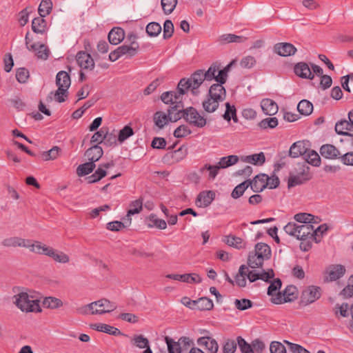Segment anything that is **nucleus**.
I'll use <instances>...</instances> for the list:
<instances>
[{
    "label": "nucleus",
    "mask_w": 353,
    "mask_h": 353,
    "mask_svg": "<svg viewBox=\"0 0 353 353\" xmlns=\"http://www.w3.org/2000/svg\"><path fill=\"white\" fill-rule=\"evenodd\" d=\"M177 103L178 105H174V108L176 110V114L172 117L174 121L184 119L190 125L197 128H203L206 125V119L201 116L196 108L193 107L184 108L183 101H179Z\"/></svg>",
    "instance_id": "f257e3e1"
},
{
    "label": "nucleus",
    "mask_w": 353,
    "mask_h": 353,
    "mask_svg": "<svg viewBox=\"0 0 353 353\" xmlns=\"http://www.w3.org/2000/svg\"><path fill=\"white\" fill-rule=\"evenodd\" d=\"M272 254L270 247L265 243H258L254 250L249 253L248 265L252 269L262 268L264 261L270 259Z\"/></svg>",
    "instance_id": "f03ea898"
},
{
    "label": "nucleus",
    "mask_w": 353,
    "mask_h": 353,
    "mask_svg": "<svg viewBox=\"0 0 353 353\" xmlns=\"http://www.w3.org/2000/svg\"><path fill=\"white\" fill-rule=\"evenodd\" d=\"M204 80L205 79L203 75V70H197L192 74L190 78L181 79L178 83L177 89L180 90V94L187 93L190 88L194 93V90L200 87Z\"/></svg>",
    "instance_id": "7ed1b4c3"
},
{
    "label": "nucleus",
    "mask_w": 353,
    "mask_h": 353,
    "mask_svg": "<svg viewBox=\"0 0 353 353\" xmlns=\"http://www.w3.org/2000/svg\"><path fill=\"white\" fill-rule=\"evenodd\" d=\"M15 301L14 303L22 312H40L41 309L38 300L30 299L26 292H21L14 296Z\"/></svg>",
    "instance_id": "20e7f679"
},
{
    "label": "nucleus",
    "mask_w": 353,
    "mask_h": 353,
    "mask_svg": "<svg viewBox=\"0 0 353 353\" xmlns=\"http://www.w3.org/2000/svg\"><path fill=\"white\" fill-rule=\"evenodd\" d=\"M56 84L58 86L57 90L54 92L56 101L63 103L68 97V90L71 84L69 74L63 70L59 71L56 76Z\"/></svg>",
    "instance_id": "39448f33"
},
{
    "label": "nucleus",
    "mask_w": 353,
    "mask_h": 353,
    "mask_svg": "<svg viewBox=\"0 0 353 353\" xmlns=\"http://www.w3.org/2000/svg\"><path fill=\"white\" fill-rule=\"evenodd\" d=\"M36 243L37 248L34 250V253L48 256L59 263H66L69 262L70 258L64 252L55 250L52 247L46 246L40 241H36Z\"/></svg>",
    "instance_id": "423d86ee"
},
{
    "label": "nucleus",
    "mask_w": 353,
    "mask_h": 353,
    "mask_svg": "<svg viewBox=\"0 0 353 353\" xmlns=\"http://www.w3.org/2000/svg\"><path fill=\"white\" fill-rule=\"evenodd\" d=\"M245 276L251 283H253L259 279V272L255 270H249L245 265H241L238 274L234 277L235 283L239 287L244 288L246 286Z\"/></svg>",
    "instance_id": "0eeeda50"
},
{
    "label": "nucleus",
    "mask_w": 353,
    "mask_h": 353,
    "mask_svg": "<svg viewBox=\"0 0 353 353\" xmlns=\"http://www.w3.org/2000/svg\"><path fill=\"white\" fill-rule=\"evenodd\" d=\"M37 241H32L30 239H25L19 236H12L4 239L1 244L4 247L7 248H17V247H23L29 248L30 251L34 252V250L37 248Z\"/></svg>",
    "instance_id": "6e6552de"
},
{
    "label": "nucleus",
    "mask_w": 353,
    "mask_h": 353,
    "mask_svg": "<svg viewBox=\"0 0 353 353\" xmlns=\"http://www.w3.org/2000/svg\"><path fill=\"white\" fill-rule=\"evenodd\" d=\"M321 296V289L320 287L310 285L303 291L301 300L305 305H309L320 299Z\"/></svg>",
    "instance_id": "1a4fd4ad"
},
{
    "label": "nucleus",
    "mask_w": 353,
    "mask_h": 353,
    "mask_svg": "<svg viewBox=\"0 0 353 353\" xmlns=\"http://www.w3.org/2000/svg\"><path fill=\"white\" fill-rule=\"evenodd\" d=\"M345 272L346 269L343 265H331L326 269L325 280L327 282L335 281L343 277Z\"/></svg>",
    "instance_id": "9d476101"
},
{
    "label": "nucleus",
    "mask_w": 353,
    "mask_h": 353,
    "mask_svg": "<svg viewBox=\"0 0 353 353\" xmlns=\"http://www.w3.org/2000/svg\"><path fill=\"white\" fill-rule=\"evenodd\" d=\"M176 112V110L174 108V105L170 106L169 109H168V114L159 111L154 114V120L155 124L160 128H162L166 123L169 121L176 122V121H174L172 117Z\"/></svg>",
    "instance_id": "9b49d317"
},
{
    "label": "nucleus",
    "mask_w": 353,
    "mask_h": 353,
    "mask_svg": "<svg viewBox=\"0 0 353 353\" xmlns=\"http://www.w3.org/2000/svg\"><path fill=\"white\" fill-rule=\"evenodd\" d=\"M76 61L78 65L82 70H93L95 66L94 59L91 55L85 52L79 51L76 55Z\"/></svg>",
    "instance_id": "f8f14e48"
},
{
    "label": "nucleus",
    "mask_w": 353,
    "mask_h": 353,
    "mask_svg": "<svg viewBox=\"0 0 353 353\" xmlns=\"http://www.w3.org/2000/svg\"><path fill=\"white\" fill-rule=\"evenodd\" d=\"M94 306H98L99 308L92 311L91 314H103L109 313L117 308V305L114 303L111 302L106 299H101L97 301H94Z\"/></svg>",
    "instance_id": "ddd939ff"
},
{
    "label": "nucleus",
    "mask_w": 353,
    "mask_h": 353,
    "mask_svg": "<svg viewBox=\"0 0 353 353\" xmlns=\"http://www.w3.org/2000/svg\"><path fill=\"white\" fill-rule=\"evenodd\" d=\"M302 171L297 175L290 176L288 179V188L296 186L303 184L304 182L310 179L308 176L309 167L305 165H302Z\"/></svg>",
    "instance_id": "4468645a"
},
{
    "label": "nucleus",
    "mask_w": 353,
    "mask_h": 353,
    "mask_svg": "<svg viewBox=\"0 0 353 353\" xmlns=\"http://www.w3.org/2000/svg\"><path fill=\"white\" fill-rule=\"evenodd\" d=\"M307 143L304 141L294 143L288 152V155L292 158L305 156L308 151Z\"/></svg>",
    "instance_id": "2eb2a0df"
},
{
    "label": "nucleus",
    "mask_w": 353,
    "mask_h": 353,
    "mask_svg": "<svg viewBox=\"0 0 353 353\" xmlns=\"http://www.w3.org/2000/svg\"><path fill=\"white\" fill-rule=\"evenodd\" d=\"M294 72L298 77L302 79H308L312 80L314 74L312 72L308 64L305 62H299L294 67Z\"/></svg>",
    "instance_id": "dca6fc26"
},
{
    "label": "nucleus",
    "mask_w": 353,
    "mask_h": 353,
    "mask_svg": "<svg viewBox=\"0 0 353 353\" xmlns=\"http://www.w3.org/2000/svg\"><path fill=\"white\" fill-rule=\"evenodd\" d=\"M274 52L281 57L294 55L297 51L294 45L290 43H278L274 47Z\"/></svg>",
    "instance_id": "f3484780"
},
{
    "label": "nucleus",
    "mask_w": 353,
    "mask_h": 353,
    "mask_svg": "<svg viewBox=\"0 0 353 353\" xmlns=\"http://www.w3.org/2000/svg\"><path fill=\"white\" fill-rule=\"evenodd\" d=\"M224 83H216L212 84L208 94V96L211 97V99L218 101H224L226 97V91L223 86Z\"/></svg>",
    "instance_id": "a211bd4d"
},
{
    "label": "nucleus",
    "mask_w": 353,
    "mask_h": 353,
    "mask_svg": "<svg viewBox=\"0 0 353 353\" xmlns=\"http://www.w3.org/2000/svg\"><path fill=\"white\" fill-rule=\"evenodd\" d=\"M197 344L204 347L208 353H216L219 350L217 341L210 336H202L197 339Z\"/></svg>",
    "instance_id": "6ab92c4d"
},
{
    "label": "nucleus",
    "mask_w": 353,
    "mask_h": 353,
    "mask_svg": "<svg viewBox=\"0 0 353 353\" xmlns=\"http://www.w3.org/2000/svg\"><path fill=\"white\" fill-rule=\"evenodd\" d=\"M183 94H180V90L177 89V92L168 91L163 92L161 95V99L165 104L178 105V102L182 101Z\"/></svg>",
    "instance_id": "aec40b11"
},
{
    "label": "nucleus",
    "mask_w": 353,
    "mask_h": 353,
    "mask_svg": "<svg viewBox=\"0 0 353 353\" xmlns=\"http://www.w3.org/2000/svg\"><path fill=\"white\" fill-rule=\"evenodd\" d=\"M267 178L268 175L265 174L256 175L252 181H250L249 186L251 187L253 192H261L268 186V182L265 181Z\"/></svg>",
    "instance_id": "412c9836"
},
{
    "label": "nucleus",
    "mask_w": 353,
    "mask_h": 353,
    "mask_svg": "<svg viewBox=\"0 0 353 353\" xmlns=\"http://www.w3.org/2000/svg\"><path fill=\"white\" fill-rule=\"evenodd\" d=\"M320 154L323 157L328 159H336L341 155L339 150L331 144L323 145L320 148Z\"/></svg>",
    "instance_id": "4be33fe9"
},
{
    "label": "nucleus",
    "mask_w": 353,
    "mask_h": 353,
    "mask_svg": "<svg viewBox=\"0 0 353 353\" xmlns=\"http://www.w3.org/2000/svg\"><path fill=\"white\" fill-rule=\"evenodd\" d=\"M103 154V149L98 145L90 147L85 152V156L87 157V159L94 163L98 161L102 157Z\"/></svg>",
    "instance_id": "5701e85b"
},
{
    "label": "nucleus",
    "mask_w": 353,
    "mask_h": 353,
    "mask_svg": "<svg viewBox=\"0 0 353 353\" xmlns=\"http://www.w3.org/2000/svg\"><path fill=\"white\" fill-rule=\"evenodd\" d=\"M125 38V31L120 27L113 28L108 34V41L112 45L120 43Z\"/></svg>",
    "instance_id": "b1692460"
},
{
    "label": "nucleus",
    "mask_w": 353,
    "mask_h": 353,
    "mask_svg": "<svg viewBox=\"0 0 353 353\" xmlns=\"http://www.w3.org/2000/svg\"><path fill=\"white\" fill-rule=\"evenodd\" d=\"M215 198V193L212 190L203 191L199 194L196 198V203H200L199 207H208L211 204Z\"/></svg>",
    "instance_id": "393cba45"
},
{
    "label": "nucleus",
    "mask_w": 353,
    "mask_h": 353,
    "mask_svg": "<svg viewBox=\"0 0 353 353\" xmlns=\"http://www.w3.org/2000/svg\"><path fill=\"white\" fill-rule=\"evenodd\" d=\"M90 327L94 330L113 336H119L122 334L121 332L118 328L105 323L92 324Z\"/></svg>",
    "instance_id": "a878e982"
},
{
    "label": "nucleus",
    "mask_w": 353,
    "mask_h": 353,
    "mask_svg": "<svg viewBox=\"0 0 353 353\" xmlns=\"http://www.w3.org/2000/svg\"><path fill=\"white\" fill-rule=\"evenodd\" d=\"M263 112L267 115H274L278 112V105L275 101L270 99H264L261 102Z\"/></svg>",
    "instance_id": "bb28decb"
},
{
    "label": "nucleus",
    "mask_w": 353,
    "mask_h": 353,
    "mask_svg": "<svg viewBox=\"0 0 353 353\" xmlns=\"http://www.w3.org/2000/svg\"><path fill=\"white\" fill-rule=\"evenodd\" d=\"M32 30L37 34H44L48 30L47 21L44 17H35L32 21Z\"/></svg>",
    "instance_id": "cd10ccee"
},
{
    "label": "nucleus",
    "mask_w": 353,
    "mask_h": 353,
    "mask_svg": "<svg viewBox=\"0 0 353 353\" xmlns=\"http://www.w3.org/2000/svg\"><path fill=\"white\" fill-rule=\"evenodd\" d=\"M243 162L249 163L254 165H262L265 161V157L263 152L258 154L248 155L241 158Z\"/></svg>",
    "instance_id": "c85d7f7f"
},
{
    "label": "nucleus",
    "mask_w": 353,
    "mask_h": 353,
    "mask_svg": "<svg viewBox=\"0 0 353 353\" xmlns=\"http://www.w3.org/2000/svg\"><path fill=\"white\" fill-rule=\"evenodd\" d=\"M194 305L195 308L200 311L211 310L214 307V303L212 301L206 296L201 297L197 300L194 301Z\"/></svg>",
    "instance_id": "c756f323"
},
{
    "label": "nucleus",
    "mask_w": 353,
    "mask_h": 353,
    "mask_svg": "<svg viewBox=\"0 0 353 353\" xmlns=\"http://www.w3.org/2000/svg\"><path fill=\"white\" fill-rule=\"evenodd\" d=\"M314 226L312 224L299 225L296 239H313Z\"/></svg>",
    "instance_id": "7c9ffc66"
},
{
    "label": "nucleus",
    "mask_w": 353,
    "mask_h": 353,
    "mask_svg": "<svg viewBox=\"0 0 353 353\" xmlns=\"http://www.w3.org/2000/svg\"><path fill=\"white\" fill-rule=\"evenodd\" d=\"M224 242L229 246L234 247L238 250L245 248V243L244 241L238 236L230 234L225 236Z\"/></svg>",
    "instance_id": "2f4dec72"
},
{
    "label": "nucleus",
    "mask_w": 353,
    "mask_h": 353,
    "mask_svg": "<svg viewBox=\"0 0 353 353\" xmlns=\"http://www.w3.org/2000/svg\"><path fill=\"white\" fill-rule=\"evenodd\" d=\"M139 46L138 43L132 41L131 46L123 45L119 47L121 56L127 55L129 58L135 56Z\"/></svg>",
    "instance_id": "473e14b6"
},
{
    "label": "nucleus",
    "mask_w": 353,
    "mask_h": 353,
    "mask_svg": "<svg viewBox=\"0 0 353 353\" xmlns=\"http://www.w3.org/2000/svg\"><path fill=\"white\" fill-rule=\"evenodd\" d=\"M130 209L127 212V220L128 221V225L131 223V218L132 215L139 213L143 207V200L141 199L133 201L130 204Z\"/></svg>",
    "instance_id": "72a5a7b5"
},
{
    "label": "nucleus",
    "mask_w": 353,
    "mask_h": 353,
    "mask_svg": "<svg viewBox=\"0 0 353 353\" xmlns=\"http://www.w3.org/2000/svg\"><path fill=\"white\" fill-rule=\"evenodd\" d=\"M304 159H305V162H304L303 165H305V163H307L313 166L318 167L321 165V158L319 154L313 150L308 149L307 152L304 156Z\"/></svg>",
    "instance_id": "f704fd0d"
},
{
    "label": "nucleus",
    "mask_w": 353,
    "mask_h": 353,
    "mask_svg": "<svg viewBox=\"0 0 353 353\" xmlns=\"http://www.w3.org/2000/svg\"><path fill=\"white\" fill-rule=\"evenodd\" d=\"M221 101L211 99V97L207 95L205 100L203 102V108L207 112L212 113L217 110L219 102Z\"/></svg>",
    "instance_id": "c9c22d12"
},
{
    "label": "nucleus",
    "mask_w": 353,
    "mask_h": 353,
    "mask_svg": "<svg viewBox=\"0 0 353 353\" xmlns=\"http://www.w3.org/2000/svg\"><path fill=\"white\" fill-rule=\"evenodd\" d=\"M148 227H155L160 230H164L167 228V223L165 220L159 219L155 214H151L148 216Z\"/></svg>",
    "instance_id": "e433bc0d"
},
{
    "label": "nucleus",
    "mask_w": 353,
    "mask_h": 353,
    "mask_svg": "<svg viewBox=\"0 0 353 353\" xmlns=\"http://www.w3.org/2000/svg\"><path fill=\"white\" fill-rule=\"evenodd\" d=\"M96 168L95 163L92 162H86L80 164L77 168V174L79 176H83L90 174Z\"/></svg>",
    "instance_id": "4c0bfd02"
},
{
    "label": "nucleus",
    "mask_w": 353,
    "mask_h": 353,
    "mask_svg": "<svg viewBox=\"0 0 353 353\" xmlns=\"http://www.w3.org/2000/svg\"><path fill=\"white\" fill-rule=\"evenodd\" d=\"M297 110L300 114L308 116L313 111V105L310 101L303 99L299 103Z\"/></svg>",
    "instance_id": "58836bf2"
},
{
    "label": "nucleus",
    "mask_w": 353,
    "mask_h": 353,
    "mask_svg": "<svg viewBox=\"0 0 353 353\" xmlns=\"http://www.w3.org/2000/svg\"><path fill=\"white\" fill-rule=\"evenodd\" d=\"M52 6L51 0H41L38 8L39 15L42 17L48 15L52 10Z\"/></svg>",
    "instance_id": "ea45409f"
},
{
    "label": "nucleus",
    "mask_w": 353,
    "mask_h": 353,
    "mask_svg": "<svg viewBox=\"0 0 353 353\" xmlns=\"http://www.w3.org/2000/svg\"><path fill=\"white\" fill-rule=\"evenodd\" d=\"M250 184V180H246L236 185L231 193L233 199H238L241 196Z\"/></svg>",
    "instance_id": "a19ab883"
},
{
    "label": "nucleus",
    "mask_w": 353,
    "mask_h": 353,
    "mask_svg": "<svg viewBox=\"0 0 353 353\" xmlns=\"http://www.w3.org/2000/svg\"><path fill=\"white\" fill-rule=\"evenodd\" d=\"M333 311L337 319L347 317L349 316V305L346 303H343L341 305L336 304Z\"/></svg>",
    "instance_id": "79ce46f5"
},
{
    "label": "nucleus",
    "mask_w": 353,
    "mask_h": 353,
    "mask_svg": "<svg viewBox=\"0 0 353 353\" xmlns=\"http://www.w3.org/2000/svg\"><path fill=\"white\" fill-rule=\"evenodd\" d=\"M285 302H291L297 298V290L294 285H288L283 291Z\"/></svg>",
    "instance_id": "37998d69"
},
{
    "label": "nucleus",
    "mask_w": 353,
    "mask_h": 353,
    "mask_svg": "<svg viewBox=\"0 0 353 353\" xmlns=\"http://www.w3.org/2000/svg\"><path fill=\"white\" fill-rule=\"evenodd\" d=\"M225 107L226 110L223 115L224 119L228 121H230L231 119H232L234 122L236 123L238 121V118L234 105H230V103L227 102L225 103Z\"/></svg>",
    "instance_id": "c03bdc74"
},
{
    "label": "nucleus",
    "mask_w": 353,
    "mask_h": 353,
    "mask_svg": "<svg viewBox=\"0 0 353 353\" xmlns=\"http://www.w3.org/2000/svg\"><path fill=\"white\" fill-rule=\"evenodd\" d=\"M43 304L46 307L57 309L63 305V301L58 298L49 296L44 299Z\"/></svg>",
    "instance_id": "a18cd8bd"
},
{
    "label": "nucleus",
    "mask_w": 353,
    "mask_h": 353,
    "mask_svg": "<svg viewBox=\"0 0 353 353\" xmlns=\"http://www.w3.org/2000/svg\"><path fill=\"white\" fill-rule=\"evenodd\" d=\"M239 157L236 155H229L220 159L218 162L221 168H227L238 163Z\"/></svg>",
    "instance_id": "49530a36"
},
{
    "label": "nucleus",
    "mask_w": 353,
    "mask_h": 353,
    "mask_svg": "<svg viewBox=\"0 0 353 353\" xmlns=\"http://www.w3.org/2000/svg\"><path fill=\"white\" fill-rule=\"evenodd\" d=\"M219 63H214L210 65L207 71L204 72V70H203V75L205 77V79L207 81H212V79H214L216 81V72L219 70Z\"/></svg>",
    "instance_id": "de8ad7c7"
},
{
    "label": "nucleus",
    "mask_w": 353,
    "mask_h": 353,
    "mask_svg": "<svg viewBox=\"0 0 353 353\" xmlns=\"http://www.w3.org/2000/svg\"><path fill=\"white\" fill-rule=\"evenodd\" d=\"M107 175V172L105 169H103L100 165L95 170V172L90 176H89L87 179L89 183H93L98 182L101 179L105 177Z\"/></svg>",
    "instance_id": "09e8293b"
},
{
    "label": "nucleus",
    "mask_w": 353,
    "mask_h": 353,
    "mask_svg": "<svg viewBox=\"0 0 353 353\" xmlns=\"http://www.w3.org/2000/svg\"><path fill=\"white\" fill-rule=\"evenodd\" d=\"M132 343L140 349L147 348L149 346V341L143 335H134L132 339Z\"/></svg>",
    "instance_id": "8fccbe9b"
},
{
    "label": "nucleus",
    "mask_w": 353,
    "mask_h": 353,
    "mask_svg": "<svg viewBox=\"0 0 353 353\" xmlns=\"http://www.w3.org/2000/svg\"><path fill=\"white\" fill-rule=\"evenodd\" d=\"M177 0H161V3L163 12L165 14H171L177 5Z\"/></svg>",
    "instance_id": "3c124183"
},
{
    "label": "nucleus",
    "mask_w": 353,
    "mask_h": 353,
    "mask_svg": "<svg viewBox=\"0 0 353 353\" xmlns=\"http://www.w3.org/2000/svg\"><path fill=\"white\" fill-rule=\"evenodd\" d=\"M246 39L245 37L238 36L234 34H223L220 37V40L225 43H242Z\"/></svg>",
    "instance_id": "603ef678"
},
{
    "label": "nucleus",
    "mask_w": 353,
    "mask_h": 353,
    "mask_svg": "<svg viewBox=\"0 0 353 353\" xmlns=\"http://www.w3.org/2000/svg\"><path fill=\"white\" fill-rule=\"evenodd\" d=\"M238 346L241 353H254L252 347V343H248L242 336L236 338Z\"/></svg>",
    "instance_id": "864d4df0"
},
{
    "label": "nucleus",
    "mask_w": 353,
    "mask_h": 353,
    "mask_svg": "<svg viewBox=\"0 0 353 353\" xmlns=\"http://www.w3.org/2000/svg\"><path fill=\"white\" fill-rule=\"evenodd\" d=\"M161 30V26L157 22L149 23L146 26V32L150 37L158 36Z\"/></svg>",
    "instance_id": "5fc2aeb1"
},
{
    "label": "nucleus",
    "mask_w": 353,
    "mask_h": 353,
    "mask_svg": "<svg viewBox=\"0 0 353 353\" xmlns=\"http://www.w3.org/2000/svg\"><path fill=\"white\" fill-rule=\"evenodd\" d=\"M164 341L167 345L168 353H170V347H171L174 353H181L183 352L178 341H175L174 339L168 336H165Z\"/></svg>",
    "instance_id": "6e6d98bb"
},
{
    "label": "nucleus",
    "mask_w": 353,
    "mask_h": 353,
    "mask_svg": "<svg viewBox=\"0 0 353 353\" xmlns=\"http://www.w3.org/2000/svg\"><path fill=\"white\" fill-rule=\"evenodd\" d=\"M108 131L106 128H101L99 131L96 132L91 138V143H101L106 138Z\"/></svg>",
    "instance_id": "4d7b16f0"
},
{
    "label": "nucleus",
    "mask_w": 353,
    "mask_h": 353,
    "mask_svg": "<svg viewBox=\"0 0 353 353\" xmlns=\"http://www.w3.org/2000/svg\"><path fill=\"white\" fill-rule=\"evenodd\" d=\"M294 219L296 221L302 224H311L313 222L314 216L308 213H298L294 215Z\"/></svg>",
    "instance_id": "13d9d810"
},
{
    "label": "nucleus",
    "mask_w": 353,
    "mask_h": 353,
    "mask_svg": "<svg viewBox=\"0 0 353 353\" xmlns=\"http://www.w3.org/2000/svg\"><path fill=\"white\" fill-rule=\"evenodd\" d=\"M237 345V340L235 341L230 339H227L223 345V353H234Z\"/></svg>",
    "instance_id": "bf43d9fd"
},
{
    "label": "nucleus",
    "mask_w": 353,
    "mask_h": 353,
    "mask_svg": "<svg viewBox=\"0 0 353 353\" xmlns=\"http://www.w3.org/2000/svg\"><path fill=\"white\" fill-rule=\"evenodd\" d=\"M221 168L219 163L217 165H210V164H205L203 168H201V171L203 172L204 170H208L209 172V178L212 179H214L217 174H219V170Z\"/></svg>",
    "instance_id": "052dcab7"
},
{
    "label": "nucleus",
    "mask_w": 353,
    "mask_h": 353,
    "mask_svg": "<svg viewBox=\"0 0 353 353\" xmlns=\"http://www.w3.org/2000/svg\"><path fill=\"white\" fill-rule=\"evenodd\" d=\"M328 228L326 224H322L319 225L316 229L314 228L313 239L316 243H319L323 234L327 232Z\"/></svg>",
    "instance_id": "680f3d73"
},
{
    "label": "nucleus",
    "mask_w": 353,
    "mask_h": 353,
    "mask_svg": "<svg viewBox=\"0 0 353 353\" xmlns=\"http://www.w3.org/2000/svg\"><path fill=\"white\" fill-rule=\"evenodd\" d=\"M277 125L278 119L276 117H268L259 123V126L262 129L274 128Z\"/></svg>",
    "instance_id": "e2e57ef3"
},
{
    "label": "nucleus",
    "mask_w": 353,
    "mask_h": 353,
    "mask_svg": "<svg viewBox=\"0 0 353 353\" xmlns=\"http://www.w3.org/2000/svg\"><path fill=\"white\" fill-rule=\"evenodd\" d=\"M133 134V129L129 125H125L123 129L120 130L117 140L120 143H123L124 141H125L127 139H128Z\"/></svg>",
    "instance_id": "0e129e2a"
},
{
    "label": "nucleus",
    "mask_w": 353,
    "mask_h": 353,
    "mask_svg": "<svg viewBox=\"0 0 353 353\" xmlns=\"http://www.w3.org/2000/svg\"><path fill=\"white\" fill-rule=\"evenodd\" d=\"M340 295H341L344 299H348L353 296V274L349 278L347 285L341 290Z\"/></svg>",
    "instance_id": "69168bd1"
},
{
    "label": "nucleus",
    "mask_w": 353,
    "mask_h": 353,
    "mask_svg": "<svg viewBox=\"0 0 353 353\" xmlns=\"http://www.w3.org/2000/svg\"><path fill=\"white\" fill-rule=\"evenodd\" d=\"M59 152L60 148L58 146H54L50 150L42 154L43 159L45 161L54 160L57 158Z\"/></svg>",
    "instance_id": "338daca9"
},
{
    "label": "nucleus",
    "mask_w": 353,
    "mask_h": 353,
    "mask_svg": "<svg viewBox=\"0 0 353 353\" xmlns=\"http://www.w3.org/2000/svg\"><path fill=\"white\" fill-rule=\"evenodd\" d=\"M192 133L191 130L185 125H181L174 131V136L176 138H183Z\"/></svg>",
    "instance_id": "774afa93"
}]
</instances>
